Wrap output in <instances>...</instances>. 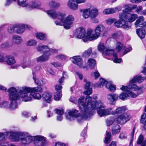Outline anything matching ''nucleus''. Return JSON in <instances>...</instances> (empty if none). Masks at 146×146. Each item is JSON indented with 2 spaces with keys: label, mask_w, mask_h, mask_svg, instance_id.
Instances as JSON below:
<instances>
[{
  "label": "nucleus",
  "mask_w": 146,
  "mask_h": 146,
  "mask_svg": "<svg viewBox=\"0 0 146 146\" xmlns=\"http://www.w3.org/2000/svg\"><path fill=\"white\" fill-rule=\"evenodd\" d=\"M121 33L119 32H116L113 33L112 35V37L114 38H118V37L121 35Z\"/></svg>",
  "instance_id": "6e6d98bb"
},
{
  "label": "nucleus",
  "mask_w": 146,
  "mask_h": 146,
  "mask_svg": "<svg viewBox=\"0 0 146 146\" xmlns=\"http://www.w3.org/2000/svg\"><path fill=\"white\" fill-rule=\"evenodd\" d=\"M144 18L142 16L139 17L135 23L136 27H143L146 26V21L143 22Z\"/></svg>",
  "instance_id": "dca6fc26"
},
{
  "label": "nucleus",
  "mask_w": 146,
  "mask_h": 146,
  "mask_svg": "<svg viewBox=\"0 0 146 146\" xmlns=\"http://www.w3.org/2000/svg\"><path fill=\"white\" fill-rule=\"evenodd\" d=\"M46 12L48 15L54 18L57 16V15H59L58 17H60L61 21L63 23L64 27L66 29H69L72 26L74 18L72 15H69L65 18V14L60 12H56L52 10L47 11Z\"/></svg>",
  "instance_id": "20e7f679"
},
{
  "label": "nucleus",
  "mask_w": 146,
  "mask_h": 146,
  "mask_svg": "<svg viewBox=\"0 0 146 146\" xmlns=\"http://www.w3.org/2000/svg\"><path fill=\"white\" fill-rule=\"evenodd\" d=\"M118 98V95L114 94H109L107 96V98L108 100L111 104L115 101H116Z\"/></svg>",
  "instance_id": "6ab92c4d"
},
{
  "label": "nucleus",
  "mask_w": 146,
  "mask_h": 146,
  "mask_svg": "<svg viewBox=\"0 0 146 146\" xmlns=\"http://www.w3.org/2000/svg\"><path fill=\"white\" fill-rule=\"evenodd\" d=\"M49 6L52 8H56L60 5V3L54 2L53 1H51L49 3Z\"/></svg>",
  "instance_id": "37998d69"
},
{
  "label": "nucleus",
  "mask_w": 146,
  "mask_h": 146,
  "mask_svg": "<svg viewBox=\"0 0 146 146\" xmlns=\"http://www.w3.org/2000/svg\"><path fill=\"white\" fill-rule=\"evenodd\" d=\"M67 76L66 72H64L63 73L62 76L58 80V82L60 84H61L63 82L64 78H66Z\"/></svg>",
  "instance_id": "3c124183"
},
{
  "label": "nucleus",
  "mask_w": 146,
  "mask_h": 146,
  "mask_svg": "<svg viewBox=\"0 0 146 146\" xmlns=\"http://www.w3.org/2000/svg\"><path fill=\"white\" fill-rule=\"evenodd\" d=\"M87 63L90 68L92 69L95 66L96 62L94 59L92 58H89L88 60Z\"/></svg>",
  "instance_id": "f704fd0d"
},
{
  "label": "nucleus",
  "mask_w": 146,
  "mask_h": 146,
  "mask_svg": "<svg viewBox=\"0 0 146 146\" xmlns=\"http://www.w3.org/2000/svg\"><path fill=\"white\" fill-rule=\"evenodd\" d=\"M0 106L1 108H6L7 107L8 103L7 102H3L0 104Z\"/></svg>",
  "instance_id": "338daca9"
},
{
  "label": "nucleus",
  "mask_w": 146,
  "mask_h": 146,
  "mask_svg": "<svg viewBox=\"0 0 146 146\" xmlns=\"http://www.w3.org/2000/svg\"><path fill=\"white\" fill-rule=\"evenodd\" d=\"M52 95L49 93L44 92L42 96L43 100L48 103H50L52 100Z\"/></svg>",
  "instance_id": "b1692460"
},
{
  "label": "nucleus",
  "mask_w": 146,
  "mask_h": 146,
  "mask_svg": "<svg viewBox=\"0 0 146 146\" xmlns=\"http://www.w3.org/2000/svg\"><path fill=\"white\" fill-rule=\"evenodd\" d=\"M56 113L58 114L57 116V120L58 121H61L63 119L62 115L64 112L63 110L56 109L55 110Z\"/></svg>",
  "instance_id": "5701e85b"
},
{
  "label": "nucleus",
  "mask_w": 146,
  "mask_h": 146,
  "mask_svg": "<svg viewBox=\"0 0 146 146\" xmlns=\"http://www.w3.org/2000/svg\"><path fill=\"white\" fill-rule=\"evenodd\" d=\"M78 105H79V104ZM80 112L82 114V116L80 115V113L78 110H77L76 109H73L70 110L68 112V114H66V119L70 121H73L75 119L77 118V120L78 122H81L83 119H88L84 118L83 117L81 111H80Z\"/></svg>",
  "instance_id": "6e6552de"
},
{
  "label": "nucleus",
  "mask_w": 146,
  "mask_h": 146,
  "mask_svg": "<svg viewBox=\"0 0 146 146\" xmlns=\"http://www.w3.org/2000/svg\"><path fill=\"white\" fill-rule=\"evenodd\" d=\"M111 140V134L110 132L106 131V136L104 142L105 143H109Z\"/></svg>",
  "instance_id": "4c0bfd02"
},
{
  "label": "nucleus",
  "mask_w": 146,
  "mask_h": 146,
  "mask_svg": "<svg viewBox=\"0 0 146 146\" xmlns=\"http://www.w3.org/2000/svg\"><path fill=\"white\" fill-rule=\"evenodd\" d=\"M37 44V41L35 40H30L27 42L26 44L29 46H35Z\"/></svg>",
  "instance_id": "8fccbe9b"
},
{
  "label": "nucleus",
  "mask_w": 146,
  "mask_h": 146,
  "mask_svg": "<svg viewBox=\"0 0 146 146\" xmlns=\"http://www.w3.org/2000/svg\"><path fill=\"white\" fill-rule=\"evenodd\" d=\"M34 65V62L33 60H29L27 62L26 59V58H24L23 61L21 64V66L24 69L27 67L31 68Z\"/></svg>",
  "instance_id": "f3484780"
},
{
  "label": "nucleus",
  "mask_w": 146,
  "mask_h": 146,
  "mask_svg": "<svg viewBox=\"0 0 146 146\" xmlns=\"http://www.w3.org/2000/svg\"><path fill=\"white\" fill-rule=\"evenodd\" d=\"M122 8V7L121 6H118L115 8H113V9H114V13H115L116 11H117L118 12L120 11L121 10Z\"/></svg>",
  "instance_id": "e2e57ef3"
},
{
  "label": "nucleus",
  "mask_w": 146,
  "mask_h": 146,
  "mask_svg": "<svg viewBox=\"0 0 146 146\" xmlns=\"http://www.w3.org/2000/svg\"><path fill=\"white\" fill-rule=\"evenodd\" d=\"M49 57L45 55V54H43L41 56L36 58V60L37 62H44L48 60Z\"/></svg>",
  "instance_id": "bb28decb"
},
{
  "label": "nucleus",
  "mask_w": 146,
  "mask_h": 146,
  "mask_svg": "<svg viewBox=\"0 0 146 146\" xmlns=\"http://www.w3.org/2000/svg\"><path fill=\"white\" fill-rule=\"evenodd\" d=\"M80 109L84 118L89 119L94 114V110L97 109V113L100 117L111 114L112 108L105 109V106L100 101H92V98L88 96L85 99L83 97L79 99Z\"/></svg>",
  "instance_id": "f257e3e1"
},
{
  "label": "nucleus",
  "mask_w": 146,
  "mask_h": 146,
  "mask_svg": "<svg viewBox=\"0 0 146 146\" xmlns=\"http://www.w3.org/2000/svg\"><path fill=\"white\" fill-rule=\"evenodd\" d=\"M87 90L84 92V94L87 95H89L92 93V89L91 88H89L86 89Z\"/></svg>",
  "instance_id": "bf43d9fd"
},
{
  "label": "nucleus",
  "mask_w": 146,
  "mask_h": 146,
  "mask_svg": "<svg viewBox=\"0 0 146 146\" xmlns=\"http://www.w3.org/2000/svg\"><path fill=\"white\" fill-rule=\"evenodd\" d=\"M4 62H6L7 64L9 65L14 64L16 62L14 58L10 56H7L5 57Z\"/></svg>",
  "instance_id": "4be33fe9"
},
{
  "label": "nucleus",
  "mask_w": 146,
  "mask_h": 146,
  "mask_svg": "<svg viewBox=\"0 0 146 146\" xmlns=\"http://www.w3.org/2000/svg\"><path fill=\"white\" fill-rule=\"evenodd\" d=\"M46 70L49 73L52 75H54V73L53 71L51 68L49 67H46Z\"/></svg>",
  "instance_id": "774afa93"
},
{
  "label": "nucleus",
  "mask_w": 146,
  "mask_h": 146,
  "mask_svg": "<svg viewBox=\"0 0 146 146\" xmlns=\"http://www.w3.org/2000/svg\"><path fill=\"white\" fill-rule=\"evenodd\" d=\"M41 66L40 65H37L33 69V72H38L41 69Z\"/></svg>",
  "instance_id": "0e129e2a"
},
{
  "label": "nucleus",
  "mask_w": 146,
  "mask_h": 146,
  "mask_svg": "<svg viewBox=\"0 0 146 146\" xmlns=\"http://www.w3.org/2000/svg\"><path fill=\"white\" fill-rule=\"evenodd\" d=\"M104 55L113 56L114 57L113 60V62L116 63H119L121 61V59L118 58L117 54L114 52L113 49H106L103 53Z\"/></svg>",
  "instance_id": "f8f14e48"
},
{
  "label": "nucleus",
  "mask_w": 146,
  "mask_h": 146,
  "mask_svg": "<svg viewBox=\"0 0 146 146\" xmlns=\"http://www.w3.org/2000/svg\"><path fill=\"white\" fill-rule=\"evenodd\" d=\"M40 5L35 1L32 2L28 4L27 7L29 10L40 8Z\"/></svg>",
  "instance_id": "aec40b11"
},
{
  "label": "nucleus",
  "mask_w": 146,
  "mask_h": 146,
  "mask_svg": "<svg viewBox=\"0 0 146 146\" xmlns=\"http://www.w3.org/2000/svg\"><path fill=\"white\" fill-rule=\"evenodd\" d=\"M120 131V129H116L115 128H112V133L113 135H116L119 133Z\"/></svg>",
  "instance_id": "680f3d73"
},
{
  "label": "nucleus",
  "mask_w": 146,
  "mask_h": 146,
  "mask_svg": "<svg viewBox=\"0 0 146 146\" xmlns=\"http://www.w3.org/2000/svg\"><path fill=\"white\" fill-rule=\"evenodd\" d=\"M9 135L13 136L12 139L13 141H19L23 145H28L34 141L36 146H47L46 143V137L42 135L32 136L29 133L26 132H0V141L5 140V137Z\"/></svg>",
  "instance_id": "f03ea898"
},
{
  "label": "nucleus",
  "mask_w": 146,
  "mask_h": 146,
  "mask_svg": "<svg viewBox=\"0 0 146 146\" xmlns=\"http://www.w3.org/2000/svg\"><path fill=\"white\" fill-rule=\"evenodd\" d=\"M136 32L140 38H144L146 34V32L144 29L143 28L138 29H137Z\"/></svg>",
  "instance_id": "a878e982"
},
{
  "label": "nucleus",
  "mask_w": 146,
  "mask_h": 146,
  "mask_svg": "<svg viewBox=\"0 0 146 146\" xmlns=\"http://www.w3.org/2000/svg\"><path fill=\"white\" fill-rule=\"evenodd\" d=\"M143 136L142 135H140L138 139L137 143L138 144H141L144 141H143Z\"/></svg>",
  "instance_id": "4d7b16f0"
},
{
  "label": "nucleus",
  "mask_w": 146,
  "mask_h": 146,
  "mask_svg": "<svg viewBox=\"0 0 146 146\" xmlns=\"http://www.w3.org/2000/svg\"><path fill=\"white\" fill-rule=\"evenodd\" d=\"M141 122L144 125L143 128L145 130L146 129V113H144L141 116Z\"/></svg>",
  "instance_id": "e433bc0d"
},
{
  "label": "nucleus",
  "mask_w": 146,
  "mask_h": 146,
  "mask_svg": "<svg viewBox=\"0 0 146 146\" xmlns=\"http://www.w3.org/2000/svg\"><path fill=\"white\" fill-rule=\"evenodd\" d=\"M115 19L112 18H109L106 20V23L108 25H110L115 21Z\"/></svg>",
  "instance_id": "603ef678"
},
{
  "label": "nucleus",
  "mask_w": 146,
  "mask_h": 146,
  "mask_svg": "<svg viewBox=\"0 0 146 146\" xmlns=\"http://www.w3.org/2000/svg\"><path fill=\"white\" fill-rule=\"evenodd\" d=\"M90 8L86 9H81L80 11L82 13L83 17L85 18H88L90 16Z\"/></svg>",
  "instance_id": "7c9ffc66"
},
{
  "label": "nucleus",
  "mask_w": 146,
  "mask_h": 146,
  "mask_svg": "<svg viewBox=\"0 0 146 146\" xmlns=\"http://www.w3.org/2000/svg\"><path fill=\"white\" fill-rule=\"evenodd\" d=\"M68 7L71 9L73 10L76 9L78 7V5L75 3L74 1H70L68 3Z\"/></svg>",
  "instance_id": "473e14b6"
},
{
  "label": "nucleus",
  "mask_w": 146,
  "mask_h": 146,
  "mask_svg": "<svg viewBox=\"0 0 146 146\" xmlns=\"http://www.w3.org/2000/svg\"><path fill=\"white\" fill-rule=\"evenodd\" d=\"M84 81L86 83L85 88V89H88L90 88V82H87V80L86 79H84Z\"/></svg>",
  "instance_id": "052dcab7"
},
{
  "label": "nucleus",
  "mask_w": 146,
  "mask_h": 146,
  "mask_svg": "<svg viewBox=\"0 0 146 146\" xmlns=\"http://www.w3.org/2000/svg\"><path fill=\"white\" fill-rule=\"evenodd\" d=\"M125 46L120 42H117L116 44V49L118 52H119L124 49Z\"/></svg>",
  "instance_id": "58836bf2"
},
{
  "label": "nucleus",
  "mask_w": 146,
  "mask_h": 146,
  "mask_svg": "<svg viewBox=\"0 0 146 146\" xmlns=\"http://www.w3.org/2000/svg\"><path fill=\"white\" fill-rule=\"evenodd\" d=\"M114 13V11L113 8L105 9L103 11L104 14L108 15Z\"/></svg>",
  "instance_id": "a18cd8bd"
},
{
  "label": "nucleus",
  "mask_w": 146,
  "mask_h": 146,
  "mask_svg": "<svg viewBox=\"0 0 146 146\" xmlns=\"http://www.w3.org/2000/svg\"><path fill=\"white\" fill-rule=\"evenodd\" d=\"M36 36L37 38L42 40H45L47 38L46 35L42 33H37L36 34Z\"/></svg>",
  "instance_id": "72a5a7b5"
},
{
  "label": "nucleus",
  "mask_w": 146,
  "mask_h": 146,
  "mask_svg": "<svg viewBox=\"0 0 146 146\" xmlns=\"http://www.w3.org/2000/svg\"><path fill=\"white\" fill-rule=\"evenodd\" d=\"M11 103L9 106V108L11 110H15L18 107L17 104V101L15 103L14 101H10Z\"/></svg>",
  "instance_id": "a19ab883"
},
{
  "label": "nucleus",
  "mask_w": 146,
  "mask_h": 146,
  "mask_svg": "<svg viewBox=\"0 0 146 146\" xmlns=\"http://www.w3.org/2000/svg\"><path fill=\"white\" fill-rule=\"evenodd\" d=\"M115 121V119L114 117H111L107 119L106 120L107 126H110L114 123Z\"/></svg>",
  "instance_id": "49530a36"
},
{
  "label": "nucleus",
  "mask_w": 146,
  "mask_h": 146,
  "mask_svg": "<svg viewBox=\"0 0 146 146\" xmlns=\"http://www.w3.org/2000/svg\"><path fill=\"white\" fill-rule=\"evenodd\" d=\"M15 29L16 25L9 26L7 28L8 32L11 34L13 33L14 32H15Z\"/></svg>",
  "instance_id": "c03bdc74"
},
{
  "label": "nucleus",
  "mask_w": 146,
  "mask_h": 146,
  "mask_svg": "<svg viewBox=\"0 0 146 146\" xmlns=\"http://www.w3.org/2000/svg\"><path fill=\"white\" fill-rule=\"evenodd\" d=\"M56 58L58 59H60L62 60H65L67 58L66 56L63 55H58L56 56Z\"/></svg>",
  "instance_id": "5fc2aeb1"
},
{
  "label": "nucleus",
  "mask_w": 146,
  "mask_h": 146,
  "mask_svg": "<svg viewBox=\"0 0 146 146\" xmlns=\"http://www.w3.org/2000/svg\"><path fill=\"white\" fill-rule=\"evenodd\" d=\"M22 38L17 35H14L12 36V41L15 43L19 44L22 42Z\"/></svg>",
  "instance_id": "cd10ccee"
},
{
  "label": "nucleus",
  "mask_w": 146,
  "mask_h": 146,
  "mask_svg": "<svg viewBox=\"0 0 146 146\" xmlns=\"http://www.w3.org/2000/svg\"><path fill=\"white\" fill-rule=\"evenodd\" d=\"M61 93L62 92H60V91L55 92L54 94V99L56 100H59L62 96Z\"/></svg>",
  "instance_id": "de8ad7c7"
},
{
  "label": "nucleus",
  "mask_w": 146,
  "mask_h": 146,
  "mask_svg": "<svg viewBox=\"0 0 146 146\" xmlns=\"http://www.w3.org/2000/svg\"><path fill=\"white\" fill-rule=\"evenodd\" d=\"M62 87L59 85H57L55 86V89L57 91V92H62L61 89H62Z\"/></svg>",
  "instance_id": "69168bd1"
},
{
  "label": "nucleus",
  "mask_w": 146,
  "mask_h": 146,
  "mask_svg": "<svg viewBox=\"0 0 146 146\" xmlns=\"http://www.w3.org/2000/svg\"><path fill=\"white\" fill-rule=\"evenodd\" d=\"M30 27L27 25L19 24L16 25L15 33L19 34H22L26 29H30Z\"/></svg>",
  "instance_id": "2eb2a0df"
},
{
  "label": "nucleus",
  "mask_w": 146,
  "mask_h": 146,
  "mask_svg": "<svg viewBox=\"0 0 146 146\" xmlns=\"http://www.w3.org/2000/svg\"><path fill=\"white\" fill-rule=\"evenodd\" d=\"M131 118L130 114L125 113L119 115L116 119L117 123L121 125H123L129 121Z\"/></svg>",
  "instance_id": "9b49d317"
},
{
  "label": "nucleus",
  "mask_w": 146,
  "mask_h": 146,
  "mask_svg": "<svg viewBox=\"0 0 146 146\" xmlns=\"http://www.w3.org/2000/svg\"><path fill=\"white\" fill-rule=\"evenodd\" d=\"M128 15V21L130 23L132 22L135 20L137 17V15L135 14H132Z\"/></svg>",
  "instance_id": "c9c22d12"
},
{
  "label": "nucleus",
  "mask_w": 146,
  "mask_h": 146,
  "mask_svg": "<svg viewBox=\"0 0 146 146\" xmlns=\"http://www.w3.org/2000/svg\"><path fill=\"white\" fill-rule=\"evenodd\" d=\"M106 88L108 89L111 92H113L116 90V86L112 84V82L110 81L108 82L106 85Z\"/></svg>",
  "instance_id": "c85d7f7f"
},
{
  "label": "nucleus",
  "mask_w": 146,
  "mask_h": 146,
  "mask_svg": "<svg viewBox=\"0 0 146 146\" xmlns=\"http://www.w3.org/2000/svg\"><path fill=\"white\" fill-rule=\"evenodd\" d=\"M92 48L91 47H90L83 53L82 56L84 58H87L90 56L92 54Z\"/></svg>",
  "instance_id": "2f4dec72"
},
{
  "label": "nucleus",
  "mask_w": 146,
  "mask_h": 146,
  "mask_svg": "<svg viewBox=\"0 0 146 146\" xmlns=\"http://www.w3.org/2000/svg\"><path fill=\"white\" fill-rule=\"evenodd\" d=\"M72 62L80 68H86V66H83L82 65V59L79 56H74L70 58Z\"/></svg>",
  "instance_id": "ddd939ff"
},
{
  "label": "nucleus",
  "mask_w": 146,
  "mask_h": 146,
  "mask_svg": "<svg viewBox=\"0 0 146 146\" xmlns=\"http://www.w3.org/2000/svg\"><path fill=\"white\" fill-rule=\"evenodd\" d=\"M33 79L35 81V84L38 86H43L46 83L45 81L43 79L36 78L34 76Z\"/></svg>",
  "instance_id": "393cba45"
},
{
  "label": "nucleus",
  "mask_w": 146,
  "mask_h": 146,
  "mask_svg": "<svg viewBox=\"0 0 146 146\" xmlns=\"http://www.w3.org/2000/svg\"><path fill=\"white\" fill-rule=\"evenodd\" d=\"M114 25L117 28L122 27V28L128 30L130 28L131 24L130 23H124L121 20H118L115 22Z\"/></svg>",
  "instance_id": "4468645a"
},
{
  "label": "nucleus",
  "mask_w": 146,
  "mask_h": 146,
  "mask_svg": "<svg viewBox=\"0 0 146 146\" xmlns=\"http://www.w3.org/2000/svg\"><path fill=\"white\" fill-rule=\"evenodd\" d=\"M7 92L9 93L8 96L10 101L15 102L21 98L23 99V101L26 102L27 100H29V99L28 98H26L27 94H25L23 87L17 90L14 87H11L8 90Z\"/></svg>",
  "instance_id": "39448f33"
},
{
  "label": "nucleus",
  "mask_w": 146,
  "mask_h": 146,
  "mask_svg": "<svg viewBox=\"0 0 146 146\" xmlns=\"http://www.w3.org/2000/svg\"><path fill=\"white\" fill-rule=\"evenodd\" d=\"M108 82L104 79L101 78L100 79L99 84H96V86L98 87H101V86H104V85L106 86Z\"/></svg>",
  "instance_id": "ea45409f"
},
{
  "label": "nucleus",
  "mask_w": 146,
  "mask_h": 146,
  "mask_svg": "<svg viewBox=\"0 0 146 146\" xmlns=\"http://www.w3.org/2000/svg\"><path fill=\"white\" fill-rule=\"evenodd\" d=\"M90 16L91 18H95L98 15V10L96 9L90 8Z\"/></svg>",
  "instance_id": "c756f323"
},
{
  "label": "nucleus",
  "mask_w": 146,
  "mask_h": 146,
  "mask_svg": "<svg viewBox=\"0 0 146 146\" xmlns=\"http://www.w3.org/2000/svg\"><path fill=\"white\" fill-rule=\"evenodd\" d=\"M36 48L38 51L40 52H43V54H45V55L49 57L51 55V53H55L57 52V50L50 48L46 45H38Z\"/></svg>",
  "instance_id": "9d476101"
},
{
  "label": "nucleus",
  "mask_w": 146,
  "mask_h": 146,
  "mask_svg": "<svg viewBox=\"0 0 146 146\" xmlns=\"http://www.w3.org/2000/svg\"><path fill=\"white\" fill-rule=\"evenodd\" d=\"M23 89L25 90V94H27L26 98L29 99V100H27V102L31 101L33 98L37 100L40 99L41 98L40 93L42 91V88L41 87L30 88L24 86Z\"/></svg>",
  "instance_id": "423d86ee"
},
{
  "label": "nucleus",
  "mask_w": 146,
  "mask_h": 146,
  "mask_svg": "<svg viewBox=\"0 0 146 146\" xmlns=\"http://www.w3.org/2000/svg\"><path fill=\"white\" fill-rule=\"evenodd\" d=\"M144 80V78L141 76H137L133 78L130 81L128 86H122L120 89L123 91H126L127 94L123 92L120 94L119 98L120 99L124 100L127 99L128 96L135 98L143 91V89L139 88L134 83L136 82L141 83Z\"/></svg>",
  "instance_id": "7ed1b4c3"
},
{
  "label": "nucleus",
  "mask_w": 146,
  "mask_h": 146,
  "mask_svg": "<svg viewBox=\"0 0 146 146\" xmlns=\"http://www.w3.org/2000/svg\"><path fill=\"white\" fill-rule=\"evenodd\" d=\"M128 15L127 12H125V10H123L122 12L120 13L119 15V17L120 20L124 23H128Z\"/></svg>",
  "instance_id": "a211bd4d"
},
{
  "label": "nucleus",
  "mask_w": 146,
  "mask_h": 146,
  "mask_svg": "<svg viewBox=\"0 0 146 146\" xmlns=\"http://www.w3.org/2000/svg\"><path fill=\"white\" fill-rule=\"evenodd\" d=\"M18 4L23 7H27L28 4L26 3V0H18Z\"/></svg>",
  "instance_id": "09e8293b"
},
{
  "label": "nucleus",
  "mask_w": 146,
  "mask_h": 146,
  "mask_svg": "<svg viewBox=\"0 0 146 146\" xmlns=\"http://www.w3.org/2000/svg\"><path fill=\"white\" fill-rule=\"evenodd\" d=\"M127 110L126 106H123L117 108L115 110L111 111V114L113 115H117Z\"/></svg>",
  "instance_id": "412c9836"
},
{
  "label": "nucleus",
  "mask_w": 146,
  "mask_h": 146,
  "mask_svg": "<svg viewBox=\"0 0 146 146\" xmlns=\"http://www.w3.org/2000/svg\"><path fill=\"white\" fill-rule=\"evenodd\" d=\"M105 27L104 26L101 24L98 25L95 28L94 31V34H93V30L92 29H88V31L87 33L88 35L91 36L90 37V41H91L97 39L104 30Z\"/></svg>",
  "instance_id": "0eeeda50"
},
{
  "label": "nucleus",
  "mask_w": 146,
  "mask_h": 146,
  "mask_svg": "<svg viewBox=\"0 0 146 146\" xmlns=\"http://www.w3.org/2000/svg\"><path fill=\"white\" fill-rule=\"evenodd\" d=\"M127 137V135L125 133L121 132L120 134L119 138L121 139H125Z\"/></svg>",
  "instance_id": "13d9d810"
},
{
  "label": "nucleus",
  "mask_w": 146,
  "mask_h": 146,
  "mask_svg": "<svg viewBox=\"0 0 146 146\" xmlns=\"http://www.w3.org/2000/svg\"><path fill=\"white\" fill-rule=\"evenodd\" d=\"M48 16H50V17H52L53 19H55V18H57L59 20H56L54 21V23L55 24L57 25H63V23L62 22V21H61V19H60V17H59L58 18V16L60 15H57V16H56V17L54 18L52 17H51L49 15H48Z\"/></svg>",
  "instance_id": "79ce46f5"
},
{
  "label": "nucleus",
  "mask_w": 146,
  "mask_h": 146,
  "mask_svg": "<svg viewBox=\"0 0 146 146\" xmlns=\"http://www.w3.org/2000/svg\"><path fill=\"white\" fill-rule=\"evenodd\" d=\"M105 47L103 43L99 44L98 46V49L99 51H102L105 49Z\"/></svg>",
  "instance_id": "864d4df0"
},
{
  "label": "nucleus",
  "mask_w": 146,
  "mask_h": 146,
  "mask_svg": "<svg viewBox=\"0 0 146 146\" xmlns=\"http://www.w3.org/2000/svg\"><path fill=\"white\" fill-rule=\"evenodd\" d=\"M88 31V29L86 33L84 28L82 27H79L76 29L75 33V35L77 38H82L84 42H86L88 40L90 41L89 38L91 36L88 35L87 33Z\"/></svg>",
  "instance_id": "1a4fd4ad"
}]
</instances>
